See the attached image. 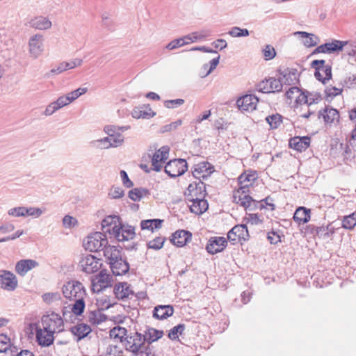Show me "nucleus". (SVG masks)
<instances>
[{"label":"nucleus","mask_w":356,"mask_h":356,"mask_svg":"<svg viewBox=\"0 0 356 356\" xmlns=\"http://www.w3.org/2000/svg\"><path fill=\"white\" fill-rule=\"evenodd\" d=\"M64 297L74 302L71 309L76 316L82 314L85 308V298L87 293L83 284L79 281L71 280L65 284L62 287Z\"/></svg>","instance_id":"f257e3e1"},{"label":"nucleus","mask_w":356,"mask_h":356,"mask_svg":"<svg viewBox=\"0 0 356 356\" xmlns=\"http://www.w3.org/2000/svg\"><path fill=\"white\" fill-rule=\"evenodd\" d=\"M102 227L104 232L113 235L118 241H129L135 236L134 228L122 225L118 216H106L102 222Z\"/></svg>","instance_id":"f03ea898"},{"label":"nucleus","mask_w":356,"mask_h":356,"mask_svg":"<svg viewBox=\"0 0 356 356\" xmlns=\"http://www.w3.org/2000/svg\"><path fill=\"white\" fill-rule=\"evenodd\" d=\"M126 348L135 356H154L153 347L145 345L143 335L138 332L126 338Z\"/></svg>","instance_id":"7ed1b4c3"},{"label":"nucleus","mask_w":356,"mask_h":356,"mask_svg":"<svg viewBox=\"0 0 356 356\" xmlns=\"http://www.w3.org/2000/svg\"><path fill=\"white\" fill-rule=\"evenodd\" d=\"M321 100V97L318 93H310L309 92L300 94L296 97V104L300 105L301 110H307V112L301 113L300 117L309 118L312 115L316 113V104Z\"/></svg>","instance_id":"20e7f679"},{"label":"nucleus","mask_w":356,"mask_h":356,"mask_svg":"<svg viewBox=\"0 0 356 356\" xmlns=\"http://www.w3.org/2000/svg\"><path fill=\"white\" fill-rule=\"evenodd\" d=\"M40 325L45 328V331L54 334L60 333L64 330V321L62 317L54 312L44 315L42 317Z\"/></svg>","instance_id":"39448f33"},{"label":"nucleus","mask_w":356,"mask_h":356,"mask_svg":"<svg viewBox=\"0 0 356 356\" xmlns=\"http://www.w3.org/2000/svg\"><path fill=\"white\" fill-rule=\"evenodd\" d=\"M107 244L106 235L99 232L89 235L84 242L85 248L90 252L101 251Z\"/></svg>","instance_id":"423d86ee"},{"label":"nucleus","mask_w":356,"mask_h":356,"mask_svg":"<svg viewBox=\"0 0 356 356\" xmlns=\"http://www.w3.org/2000/svg\"><path fill=\"white\" fill-rule=\"evenodd\" d=\"M92 288L94 291L101 292L104 289L111 286L113 282V276L106 270H102L92 277Z\"/></svg>","instance_id":"0eeeda50"},{"label":"nucleus","mask_w":356,"mask_h":356,"mask_svg":"<svg viewBox=\"0 0 356 356\" xmlns=\"http://www.w3.org/2000/svg\"><path fill=\"white\" fill-rule=\"evenodd\" d=\"M44 36L42 34H35L30 37L29 40V53L33 58H38L44 52Z\"/></svg>","instance_id":"6e6552de"},{"label":"nucleus","mask_w":356,"mask_h":356,"mask_svg":"<svg viewBox=\"0 0 356 356\" xmlns=\"http://www.w3.org/2000/svg\"><path fill=\"white\" fill-rule=\"evenodd\" d=\"M188 169L186 160L182 159H173L165 165V172L170 177H177L182 175Z\"/></svg>","instance_id":"1a4fd4ad"},{"label":"nucleus","mask_w":356,"mask_h":356,"mask_svg":"<svg viewBox=\"0 0 356 356\" xmlns=\"http://www.w3.org/2000/svg\"><path fill=\"white\" fill-rule=\"evenodd\" d=\"M206 195V187L202 180L195 181L189 184L185 196L186 201L197 200V197L204 198Z\"/></svg>","instance_id":"9d476101"},{"label":"nucleus","mask_w":356,"mask_h":356,"mask_svg":"<svg viewBox=\"0 0 356 356\" xmlns=\"http://www.w3.org/2000/svg\"><path fill=\"white\" fill-rule=\"evenodd\" d=\"M18 284L15 275L11 271L0 270V288L8 291H13Z\"/></svg>","instance_id":"9b49d317"},{"label":"nucleus","mask_w":356,"mask_h":356,"mask_svg":"<svg viewBox=\"0 0 356 356\" xmlns=\"http://www.w3.org/2000/svg\"><path fill=\"white\" fill-rule=\"evenodd\" d=\"M250 235L245 225H235L227 233V239L233 244L249 239Z\"/></svg>","instance_id":"f8f14e48"},{"label":"nucleus","mask_w":356,"mask_h":356,"mask_svg":"<svg viewBox=\"0 0 356 356\" xmlns=\"http://www.w3.org/2000/svg\"><path fill=\"white\" fill-rule=\"evenodd\" d=\"M248 187V184L242 186L240 188L235 191L233 194V202L245 209L250 207L251 204L254 202L252 197L246 193Z\"/></svg>","instance_id":"ddd939ff"},{"label":"nucleus","mask_w":356,"mask_h":356,"mask_svg":"<svg viewBox=\"0 0 356 356\" xmlns=\"http://www.w3.org/2000/svg\"><path fill=\"white\" fill-rule=\"evenodd\" d=\"M79 265L81 270L88 274L97 271L101 266L99 259L92 254L84 256L80 261Z\"/></svg>","instance_id":"4468645a"},{"label":"nucleus","mask_w":356,"mask_h":356,"mask_svg":"<svg viewBox=\"0 0 356 356\" xmlns=\"http://www.w3.org/2000/svg\"><path fill=\"white\" fill-rule=\"evenodd\" d=\"M213 166L207 161L200 162L193 167V175L197 180L207 179L213 172Z\"/></svg>","instance_id":"2eb2a0df"},{"label":"nucleus","mask_w":356,"mask_h":356,"mask_svg":"<svg viewBox=\"0 0 356 356\" xmlns=\"http://www.w3.org/2000/svg\"><path fill=\"white\" fill-rule=\"evenodd\" d=\"M169 147L167 146L161 147L157 150L152 158V169L156 172L161 170L163 164L168 159Z\"/></svg>","instance_id":"dca6fc26"},{"label":"nucleus","mask_w":356,"mask_h":356,"mask_svg":"<svg viewBox=\"0 0 356 356\" xmlns=\"http://www.w3.org/2000/svg\"><path fill=\"white\" fill-rule=\"evenodd\" d=\"M258 102L257 96L252 94L245 95L237 100V106L242 111H252L256 109Z\"/></svg>","instance_id":"f3484780"},{"label":"nucleus","mask_w":356,"mask_h":356,"mask_svg":"<svg viewBox=\"0 0 356 356\" xmlns=\"http://www.w3.org/2000/svg\"><path fill=\"white\" fill-rule=\"evenodd\" d=\"M283 83L281 77L270 78L259 85V91L266 93L280 92L282 90Z\"/></svg>","instance_id":"a211bd4d"},{"label":"nucleus","mask_w":356,"mask_h":356,"mask_svg":"<svg viewBox=\"0 0 356 356\" xmlns=\"http://www.w3.org/2000/svg\"><path fill=\"white\" fill-rule=\"evenodd\" d=\"M227 241L222 236L211 237L207 245L206 250L209 254H214L222 252L227 246Z\"/></svg>","instance_id":"6ab92c4d"},{"label":"nucleus","mask_w":356,"mask_h":356,"mask_svg":"<svg viewBox=\"0 0 356 356\" xmlns=\"http://www.w3.org/2000/svg\"><path fill=\"white\" fill-rule=\"evenodd\" d=\"M113 292L118 300H125L134 296V292L127 282H120L115 284Z\"/></svg>","instance_id":"aec40b11"},{"label":"nucleus","mask_w":356,"mask_h":356,"mask_svg":"<svg viewBox=\"0 0 356 356\" xmlns=\"http://www.w3.org/2000/svg\"><path fill=\"white\" fill-rule=\"evenodd\" d=\"M308 227L312 234L323 239L331 238L335 232V228L332 225V224L320 227L309 225Z\"/></svg>","instance_id":"412c9836"},{"label":"nucleus","mask_w":356,"mask_h":356,"mask_svg":"<svg viewBox=\"0 0 356 356\" xmlns=\"http://www.w3.org/2000/svg\"><path fill=\"white\" fill-rule=\"evenodd\" d=\"M45 328L41 325L36 327V340L40 346L48 347L51 346L54 341V334L45 331Z\"/></svg>","instance_id":"4be33fe9"},{"label":"nucleus","mask_w":356,"mask_h":356,"mask_svg":"<svg viewBox=\"0 0 356 356\" xmlns=\"http://www.w3.org/2000/svg\"><path fill=\"white\" fill-rule=\"evenodd\" d=\"M109 265L113 274L115 276L125 275L129 270V264L121 256L114 261H110Z\"/></svg>","instance_id":"5701e85b"},{"label":"nucleus","mask_w":356,"mask_h":356,"mask_svg":"<svg viewBox=\"0 0 356 356\" xmlns=\"http://www.w3.org/2000/svg\"><path fill=\"white\" fill-rule=\"evenodd\" d=\"M83 63L81 58H74L67 62L60 63L57 66L52 68L50 71L51 74H59L70 69L80 67Z\"/></svg>","instance_id":"b1692460"},{"label":"nucleus","mask_w":356,"mask_h":356,"mask_svg":"<svg viewBox=\"0 0 356 356\" xmlns=\"http://www.w3.org/2000/svg\"><path fill=\"white\" fill-rule=\"evenodd\" d=\"M191 237L192 234L190 232L181 229L176 231L172 235L170 241L177 247H183L191 240Z\"/></svg>","instance_id":"393cba45"},{"label":"nucleus","mask_w":356,"mask_h":356,"mask_svg":"<svg viewBox=\"0 0 356 356\" xmlns=\"http://www.w3.org/2000/svg\"><path fill=\"white\" fill-rule=\"evenodd\" d=\"M38 266V263L35 260L22 259L17 262L15 265V271L18 275L24 276L28 271L37 267Z\"/></svg>","instance_id":"a878e982"},{"label":"nucleus","mask_w":356,"mask_h":356,"mask_svg":"<svg viewBox=\"0 0 356 356\" xmlns=\"http://www.w3.org/2000/svg\"><path fill=\"white\" fill-rule=\"evenodd\" d=\"M322 117L325 123H334L335 121L338 122L339 120V111L333 108L325 106L323 110L318 112V118Z\"/></svg>","instance_id":"bb28decb"},{"label":"nucleus","mask_w":356,"mask_h":356,"mask_svg":"<svg viewBox=\"0 0 356 356\" xmlns=\"http://www.w3.org/2000/svg\"><path fill=\"white\" fill-rule=\"evenodd\" d=\"M115 129V125L108 124L104 127V131L108 137L111 138L113 147H117L122 145L124 143V137L120 133L116 131Z\"/></svg>","instance_id":"cd10ccee"},{"label":"nucleus","mask_w":356,"mask_h":356,"mask_svg":"<svg viewBox=\"0 0 356 356\" xmlns=\"http://www.w3.org/2000/svg\"><path fill=\"white\" fill-rule=\"evenodd\" d=\"M283 85H295L298 81V72L296 69H285L280 72Z\"/></svg>","instance_id":"c85d7f7f"},{"label":"nucleus","mask_w":356,"mask_h":356,"mask_svg":"<svg viewBox=\"0 0 356 356\" xmlns=\"http://www.w3.org/2000/svg\"><path fill=\"white\" fill-rule=\"evenodd\" d=\"M310 141V138L307 136L294 137L289 140V145L291 148L301 152L309 146Z\"/></svg>","instance_id":"c756f323"},{"label":"nucleus","mask_w":356,"mask_h":356,"mask_svg":"<svg viewBox=\"0 0 356 356\" xmlns=\"http://www.w3.org/2000/svg\"><path fill=\"white\" fill-rule=\"evenodd\" d=\"M131 115L136 119H149L155 115L149 105H143L135 107L131 111Z\"/></svg>","instance_id":"7c9ffc66"},{"label":"nucleus","mask_w":356,"mask_h":356,"mask_svg":"<svg viewBox=\"0 0 356 356\" xmlns=\"http://www.w3.org/2000/svg\"><path fill=\"white\" fill-rule=\"evenodd\" d=\"M192 213L200 215L207 211L208 203L204 198L197 197V200L187 201Z\"/></svg>","instance_id":"2f4dec72"},{"label":"nucleus","mask_w":356,"mask_h":356,"mask_svg":"<svg viewBox=\"0 0 356 356\" xmlns=\"http://www.w3.org/2000/svg\"><path fill=\"white\" fill-rule=\"evenodd\" d=\"M29 26L38 30H47L51 26V22L47 17L43 16H38L29 21Z\"/></svg>","instance_id":"473e14b6"},{"label":"nucleus","mask_w":356,"mask_h":356,"mask_svg":"<svg viewBox=\"0 0 356 356\" xmlns=\"http://www.w3.org/2000/svg\"><path fill=\"white\" fill-rule=\"evenodd\" d=\"M174 313L173 307L171 305H158L154 307L153 316L158 319H165Z\"/></svg>","instance_id":"72a5a7b5"},{"label":"nucleus","mask_w":356,"mask_h":356,"mask_svg":"<svg viewBox=\"0 0 356 356\" xmlns=\"http://www.w3.org/2000/svg\"><path fill=\"white\" fill-rule=\"evenodd\" d=\"M311 210L303 207H298L293 215V220L298 224L308 222L311 218Z\"/></svg>","instance_id":"f704fd0d"},{"label":"nucleus","mask_w":356,"mask_h":356,"mask_svg":"<svg viewBox=\"0 0 356 356\" xmlns=\"http://www.w3.org/2000/svg\"><path fill=\"white\" fill-rule=\"evenodd\" d=\"M295 35H299L302 39V43L306 47H312L318 44L319 38L312 33L305 31H297L294 33Z\"/></svg>","instance_id":"c9c22d12"},{"label":"nucleus","mask_w":356,"mask_h":356,"mask_svg":"<svg viewBox=\"0 0 356 356\" xmlns=\"http://www.w3.org/2000/svg\"><path fill=\"white\" fill-rule=\"evenodd\" d=\"M143 335L147 345L151 346L152 343L159 340L163 336V331L148 327Z\"/></svg>","instance_id":"e433bc0d"},{"label":"nucleus","mask_w":356,"mask_h":356,"mask_svg":"<svg viewBox=\"0 0 356 356\" xmlns=\"http://www.w3.org/2000/svg\"><path fill=\"white\" fill-rule=\"evenodd\" d=\"M314 76L318 81L325 83L332 78V67L330 65L327 67H316Z\"/></svg>","instance_id":"4c0bfd02"},{"label":"nucleus","mask_w":356,"mask_h":356,"mask_svg":"<svg viewBox=\"0 0 356 356\" xmlns=\"http://www.w3.org/2000/svg\"><path fill=\"white\" fill-rule=\"evenodd\" d=\"M71 332L77 337V340L79 341L86 337L91 332V328L88 325L81 323L72 327Z\"/></svg>","instance_id":"58836bf2"},{"label":"nucleus","mask_w":356,"mask_h":356,"mask_svg":"<svg viewBox=\"0 0 356 356\" xmlns=\"http://www.w3.org/2000/svg\"><path fill=\"white\" fill-rule=\"evenodd\" d=\"M103 254L105 258L110 261H114L120 257V251L115 246L106 245L103 249Z\"/></svg>","instance_id":"ea45409f"},{"label":"nucleus","mask_w":356,"mask_h":356,"mask_svg":"<svg viewBox=\"0 0 356 356\" xmlns=\"http://www.w3.org/2000/svg\"><path fill=\"white\" fill-rule=\"evenodd\" d=\"M163 220L160 219H149L144 220L140 222V227L143 230H150L152 232L154 229H157L161 227Z\"/></svg>","instance_id":"a19ab883"},{"label":"nucleus","mask_w":356,"mask_h":356,"mask_svg":"<svg viewBox=\"0 0 356 356\" xmlns=\"http://www.w3.org/2000/svg\"><path fill=\"white\" fill-rule=\"evenodd\" d=\"M129 197L133 201H140L143 197L149 195L147 189L143 188H135L129 192Z\"/></svg>","instance_id":"79ce46f5"},{"label":"nucleus","mask_w":356,"mask_h":356,"mask_svg":"<svg viewBox=\"0 0 356 356\" xmlns=\"http://www.w3.org/2000/svg\"><path fill=\"white\" fill-rule=\"evenodd\" d=\"M88 318L90 323L99 325L104 321V316L99 310H95L88 313Z\"/></svg>","instance_id":"37998d69"},{"label":"nucleus","mask_w":356,"mask_h":356,"mask_svg":"<svg viewBox=\"0 0 356 356\" xmlns=\"http://www.w3.org/2000/svg\"><path fill=\"white\" fill-rule=\"evenodd\" d=\"M127 330L126 328L116 326L110 330V337L114 339H118L120 341H122V339L126 336Z\"/></svg>","instance_id":"c03bdc74"},{"label":"nucleus","mask_w":356,"mask_h":356,"mask_svg":"<svg viewBox=\"0 0 356 356\" xmlns=\"http://www.w3.org/2000/svg\"><path fill=\"white\" fill-rule=\"evenodd\" d=\"M42 299L45 303L50 305L61 300V296L59 292L45 293L42 296Z\"/></svg>","instance_id":"a18cd8bd"},{"label":"nucleus","mask_w":356,"mask_h":356,"mask_svg":"<svg viewBox=\"0 0 356 356\" xmlns=\"http://www.w3.org/2000/svg\"><path fill=\"white\" fill-rule=\"evenodd\" d=\"M356 225V213L343 218L342 221V227L347 229H352Z\"/></svg>","instance_id":"49530a36"},{"label":"nucleus","mask_w":356,"mask_h":356,"mask_svg":"<svg viewBox=\"0 0 356 356\" xmlns=\"http://www.w3.org/2000/svg\"><path fill=\"white\" fill-rule=\"evenodd\" d=\"M324 44L326 53H332L342 50L343 47V42L339 40H334L332 42H327Z\"/></svg>","instance_id":"de8ad7c7"},{"label":"nucleus","mask_w":356,"mask_h":356,"mask_svg":"<svg viewBox=\"0 0 356 356\" xmlns=\"http://www.w3.org/2000/svg\"><path fill=\"white\" fill-rule=\"evenodd\" d=\"M228 34L234 38H239L248 36L250 33L249 31L246 29H241L238 26H234L229 31Z\"/></svg>","instance_id":"09e8293b"},{"label":"nucleus","mask_w":356,"mask_h":356,"mask_svg":"<svg viewBox=\"0 0 356 356\" xmlns=\"http://www.w3.org/2000/svg\"><path fill=\"white\" fill-rule=\"evenodd\" d=\"M45 209L38 208V207H26L25 211V217L26 216H32L33 218H39L40 216H42L44 211Z\"/></svg>","instance_id":"8fccbe9b"},{"label":"nucleus","mask_w":356,"mask_h":356,"mask_svg":"<svg viewBox=\"0 0 356 356\" xmlns=\"http://www.w3.org/2000/svg\"><path fill=\"white\" fill-rule=\"evenodd\" d=\"M185 329L184 324H179L172 328L168 333V337L171 340H175L178 339L179 334H181Z\"/></svg>","instance_id":"3c124183"},{"label":"nucleus","mask_w":356,"mask_h":356,"mask_svg":"<svg viewBox=\"0 0 356 356\" xmlns=\"http://www.w3.org/2000/svg\"><path fill=\"white\" fill-rule=\"evenodd\" d=\"M266 120L272 129H276L282 122V116L277 113L266 117Z\"/></svg>","instance_id":"603ef678"},{"label":"nucleus","mask_w":356,"mask_h":356,"mask_svg":"<svg viewBox=\"0 0 356 356\" xmlns=\"http://www.w3.org/2000/svg\"><path fill=\"white\" fill-rule=\"evenodd\" d=\"M220 56L218 55L216 58H213L210 60L209 64H204L203 65V69L207 70L206 73L202 76H207L209 75L213 70H215L217 65L219 63Z\"/></svg>","instance_id":"864d4df0"},{"label":"nucleus","mask_w":356,"mask_h":356,"mask_svg":"<svg viewBox=\"0 0 356 356\" xmlns=\"http://www.w3.org/2000/svg\"><path fill=\"white\" fill-rule=\"evenodd\" d=\"M164 238L162 237H156L154 239L149 241L147 243L149 248L154 250H159L163 247Z\"/></svg>","instance_id":"5fc2aeb1"},{"label":"nucleus","mask_w":356,"mask_h":356,"mask_svg":"<svg viewBox=\"0 0 356 356\" xmlns=\"http://www.w3.org/2000/svg\"><path fill=\"white\" fill-rule=\"evenodd\" d=\"M26 207H17L8 211L9 216L14 217H25Z\"/></svg>","instance_id":"6e6d98bb"},{"label":"nucleus","mask_w":356,"mask_h":356,"mask_svg":"<svg viewBox=\"0 0 356 356\" xmlns=\"http://www.w3.org/2000/svg\"><path fill=\"white\" fill-rule=\"evenodd\" d=\"M124 195V191L120 186H113L108 193V195L113 199L121 198Z\"/></svg>","instance_id":"4d7b16f0"},{"label":"nucleus","mask_w":356,"mask_h":356,"mask_svg":"<svg viewBox=\"0 0 356 356\" xmlns=\"http://www.w3.org/2000/svg\"><path fill=\"white\" fill-rule=\"evenodd\" d=\"M10 346V339L6 334H0V353L6 352Z\"/></svg>","instance_id":"13d9d810"},{"label":"nucleus","mask_w":356,"mask_h":356,"mask_svg":"<svg viewBox=\"0 0 356 356\" xmlns=\"http://www.w3.org/2000/svg\"><path fill=\"white\" fill-rule=\"evenodd\" d=\"M303 93L298 87H291L286 92V96L290 100L295 99L296 102V97L300 95V94Z\"/></svg>","instance_id":"bf43d9fd"},{"label":"nucleus","mask_w":356,"mask_h":356,"mask_svg":"<svg viewBox=\"0 0 356 356\" xmlns=\"http://www.w3.org/2000/svg\"><path fill=\"white\" fill-rule=\"evenodd\" d=\"M93 143H99L102 148L108 149L110 147H114L111 138L107 136L104 138L93 141Z\"/></svg>","instance_id":"052dcab7"},{"label":"nucleus","mask_w":356,"mask_h":356,"mask_svg":"<svg viewBox=\"0 0 356 356\" xmlns=\"http://www.w3.org/2000/svg\"><path fill=\"white\" fill-rule=\"evenodd\" d=\"M185 44L186 42L182 39L178 38L169 42L166 46V49L168 50H174L178 47H183Z\"/></svg>","instance_id":"680f3d73"},{"label":"nucleus","mask_w":356,"mask_h":356,"mask_svg":"<svg viewBox=\"0 0 356 356\" xmlns=\"http://www.w3.org/2000/svg\"><path fill=\"white\" fill-rule=\"evenodd\" d=\"M263 51L266 60L273 59L276 55L275 49L269 44L266 45Z\"/></svg>","instance_id":"e2e57ef3"},{"label":"nucleus","mask_w":356,"mask_h":356,"mask_svg":"<svg viewBox=\"0 0 356 356\" xmlns=\"http://www.w3.org/2000/svg\"><path fill=\"white\" fill-rule=\"evenodd\" d=\"M77 223V220L72 216H65L63 219V224L65 228H72Z\"/></svg>","instance_id":"0e129e2a"},{"label":"nucleus","mask_w":356,"mask_h":356,"mask_svg":"<svg viewBox=\"0 0 356 356\" xmlns=\"http://www.w3.org/2000/svg\"><path fill=\"white\" fill-rule=\"evenodd\" d=\"M59 110L58 106H57L56 102H51L48 104L44 111V115L45 116H50L53 115L55 112Z\"/></svg>","instance_id":"69168bd1"},{"label":"nucleus","mask_w":356,"mask_h":356,"mask_svg":"<svg viewBox=\"0 0 356 356\" xmlns=\"http://www.w3.org/2000/svg\"><path fill=\"white\" fill-rule=\"evenodd\" d=\"M184 103V100L183 99H176L172 100H167L164 102V105L165 107L168 108H174L179 106L182 105Z\"/></svg>","instance_id":"338daca9"},{"label":"nucleus","mask_w":356,"mask_h":356,"mask_svg":"<svg viewBox=\"0 0 356 356\" xmlns=\"http://www.w3.org/2000/svg\"><path fill=\"white\" fill-rule=\"evenodd\" d=\"M120 175L124 186L131 188L134 186L133 181L129 179L127 173L124 170H121Z\"/></svg>","instance_id":"774afa93"}]
</instances>
